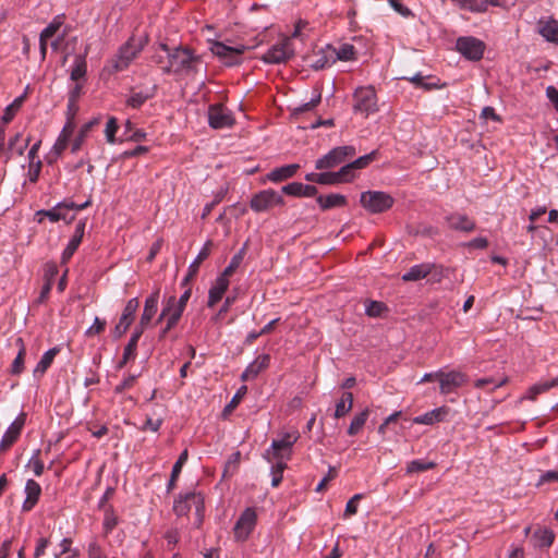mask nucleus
Masks as SVG:
<instances>
[{"mask_svg":"<svg viewBox=\"0 0 558 558\" xmlns=\"http://www.w3.org/2000/svg\"><path fill=\"white\" fill-rule=\"evenodd\" d=\"M159 49L166 53L167 65L162 66L166 74H191L197 71L202 62L201 58L187 48L170 49L166 44H160Z\"/></svg>","mask_w":558,"mask_h":558,"instance_id":"1","label":"nucleus"},{"mask_svg":"<svg viewBox=\"0 0 558 558\" xmlns=\"http://www.w3.org/2000/svg\"><path fill=\"white\" fill-rule=\"evenodd\" d=\"M147 44L148 36L146 34L138 37L135 35L131 36L129 40L120 47L118 53L110 61H108L105 69L109 72V74H114L126 70L131 62L140 54V52Z\"/></svg>","mask_w":558,"mask_h":558,"instance_id":"2","label":"nucleus"},{"mask_svg":"<svg viewBox=\"0 0 558 558\" xmlns=\"http://www.w3.org/2000/svg\"><path fill=\"white\" fill-rule=\"evenodd\" d=\"M194 510V525L199 529L204 520L205 502L204 496L198 492L180 494L173 502V512L178 517H186Z\"/></svg>","mask_w":558,"mask_h":558,"instance_id":"3","label":"nucleus"},{"mask_svg":"<svg viewBox=\"0 0 558 558\" xmlns=\"http://www.w3.org/2000/svg\"><path fill=\"white\" fill-rule=\"evenodd\" d=\"M244 254V246L232 257L230 264L223 270V272L216 279L215 283L209 289L208 294V307H214L219 301H221L226 293L231 278L234 276L236 270L240 268Z\"/></svg>","mask_w":558,"mask_h":558,"instance_id":"4","label":"nucleus"},{"mask_svg":"<svg viewBox=\"0 0 558 558\" xmlns=\"http://www.w3.org/2000/svg\"><path fill=\"white\" fill-rule=\"evenodd\" d=\"M393 202L390 194L381 191H366L360 197L361 205L372 214L388 210L392 207Z\"/></svg>","mask_w":558,"mask_h":558,"instance_id":"5","label":"nucleus"},{"mask_svg":"<svg viewBox=\"0 0 558 558\" xmlns=\"http://www.w3.org/2000/svg\"><path fill=\"white\" fill-rule=\"evenodd\" d=\"M356 150L354 146H339L331 149L328 154L316 160L315 168L317 170L330 169L342 163L348 157H353Z\"/></svg>","mask_w":558,"mask_h":558,"instance_id":"6","label":"nucleus"},{"mask_svg":"<svg viewBox=\"0 0 558 558\" xmlns=\"http://www.w3.org/2000/svg\"><path fill=\"white\" fill-rule=\"evenodd\" d=\"M456 48L464 58L478 61L483 58L485 44L475 37L465 36L457 39Z\"/></svg>","mask_w":558,"mask_h":558,"instance_id":"7","label":"nucleus"},{"mask_svg":"<svg viewBox=\"0 0 558 558\" xmlns=\"http://www.w3.org/2000/svg\"><path fill=\"white\" fill-rule=\"evenodd\" d=\"M211 52L225 62L227 65L238 64L242 60L244 46H229L225 43L215 41L210 46Z\"/></svg>","mask_w":558,"mask_h":558,"instance_id":"8","label":"nucleus"},{"mask_svg":"<svg viewBox=\"0 0 558 558\" xmlns=\"http://www.w3.org/2000/svg\"><path fill=\"white\" fill-rule=\"evenodd\" d=\"M354 110L365 116L376 110V94L373 87H360L354 93Z\"/></svg>","mask_w":558,"mask_h":558,"instance_id":"9","label":"nucleus"},{"mask_svg":"<svg viewBox=\"0 0 558 558\" xmlns=\"http://www.w3.org/2000/svg\"><path fill=\"white\" fill-rule=\"evenodd\" d=\"M283 204L282 195L274 190L262 191L251 199V207L255 211L268 210L276 205L282 206Z\"/></svg>","mask_w":558,"mask_h":558,"instance_id":"10","label":"nucleus"},{"mask_svg":"<svg viewBox=\"0 0 558 558\" xmlns=\"http://www.w3.org/2000/svg\"><path fill=\"white\" fill-rule=\"evenodd\" d=\"M294 56L291 47V39L284 38L281 43L272 46L264 56L263 60L267 63H283Z\"/></svg>","mask_w":558,"mask_h":558,"instance_id":"11","label":"nucleus"},{"mask_svg":"<svg viewBox=\"0 0 558 558\" xmlns=\"http://www.w3.org/2000/svg\"><path fill=\"white\" fill-rule=\"evenodd\" d=\"M435 376L439 381L440 392L442 395L451 393L466 381V376L457 371H451L449 373L439 371L435 373Z\"/></svg>","mask_w":558,"mask_h":558,"instance_id":"12","label":"nucleus"},{"mask_svg":"<svg viewBox=\"0 0 558 558\" xmlns=\"http://www.w3.org/2000/svg\"><path fill=\"white\" fill-rule=\"evenodd\" d=\"M25 421L26 414L20 413V415L8 427L0 441V452L8 451L17 441L25 425Z\"/></svg>","mask_w":558,"mask_h":558,"instance_id":"13","label":"nucleus"},{"mask_svg":"<svg viewBox=\"0 0 558 558\" xmlns=\"http://www.w3.org/2000/svg\"><path fill=\"white\" fill-rule=\"evenodd\" d=\"M138 306H140V301L137 298H133L128 301V303L123 310V313L120 317V320L114 327V330H113L114 337L120 338L126 332V330L129 329V327L131 326V324L134 320V316L138 310Z\"/></svg>","mask_w":558,"mask_h":558,"instance_id":"14","label":"nucleus"},{"mask_svg":"<svg viewBox=\"0 0 558 558\" xmlns=\"http://www.w3.org/2000/svg\"><path fill=\"white\" fill-rule=\"evenodd\" d=\"M209 125L214 129H223L232 125L233 118L229 110L221 105H211L208 109Z\"/></svg>","mask_w":558,"mask_h":558,"instance_id":"15","label":"nucleus"},{"mask_svg":"<svg viewBox=\"0 0 558 558\" xmlns=\"http://www.w3.org/2000/svg\"><path fill=\"white\" fill-rule=\"evenodd\" d=\"M159 296L160 288H156L154 292L145 300L144 311L141 316L140 324L136 326V328L144 331L150 325V322L158 310Z\"/></svg>","mask_w":558,"mask_h":558,"instance_id":"16","label":"nucleus"},{"mask_svg":"<svg viewBox=\"0 0 558 558\" xmlns=\"http://www.w3.org/2000/svg\"><path fill=\"white\" fill-rule=\"evenodd\" d=\"M183 312L184 310L177 305L175 296H170L163 305L157 323H160L163 318H167L170 326H177Z\"/></svg>","mask_w":558,"mask_h":558,"instance_id":"17","label":"nucleus"},{"mask_svg":"<svg viewBox=\"0 0 558 558\" xmlns=\"http://www.w3.org/2000/svg\"><path fill=\"white\" fill-rule=\"evenodd\" d=\"M84 231H85V221H80L75 227V231H74L72 239L70 240L68 246L62 252L61 262L63 264L68 263L71 259V257L73 256V254L75 253V251L78 248V246L83 240V236H84Z\"/></svg>","mask_w":558,"mask_h":558,"instance_id":"18","label":"nucleus"},{"mask_svg":"<svg viewBox=\"0 0 558 558\" xmlns=\"http://www.w3.org/2000/svg\"><path fill=\"white\" fill-rule=\"evenodd\" d=\"M25 494L26 498L23 502L22 510L24 512H29L39 500L41 487L36 481L28 480L25 485Z\"/></svg>","mask_w":558,"mask_h":558,"instance_id":"19","label":"nucleus"},{"mask_svg":"<svg viewBox=\"0 0 558 558\" xmlns=\"http://www.w3.org/2000/svg\"><path fill=\"white\" fill-rule=\"evenodd\" d=\"M300 434L294 430L283 434L279 439H275L271 444L274 453L278 458H283V451L290 450L293 444L299 439Z\"/></svg>","mask_w":558,"mask_h":558,"instance_id":"20","label":"nucleus"},{"mask_svg":"<svg viewBox=\"0 0 558 558\" xmlns=\"http://www.w3.org/2000/svg\"><path fill=\"white\" fill-rule=\"evenodd\" d=\"M446 220L449 228L457 231L472 232L475 229V221L463 214H451L447 216Z\"/></svg>","mask_w":558,"mask_h":558,"instance_id":"21","label":"nucleus"},{"mask_svg":"<svg viewBox=\"0 0 558 558\" xmlns=\"http://www.w3.org/2000/svg\"><path fill=\"white\" fill-rule=\"evenodd\" d=\"M143 330L135 328L128 344L124 348L122 360L118 363L119 369L123 368L130 360H134L136 356L137 343L143 335Z\"/></svg>","mask_w":558,"mask_h":558,"instance_id":"22","label":"nucleus"},{"mask_svg":"<svg viewBox=\"0 0 558 558\" xmlns=\"http://www.w3.org/2000/svg\"><path fill=\"white\" fill-rule=\"evenodd\" d=\"M210 246H211V242H207L204 247L201 250V252L198 253L197 257L195 258V260L190 265L189 267V271H187V275L185 276V278L183 279V281L181 282V286L182 287H186L189 286V282L190 280H192L197 271H198V268H199V265L209 256L210 254Z\"/></svg>","mask_w":558,"mask_h":558,"instance_id":"23","label":"nucleus"},{"mask_svg":"<svg viewBox=\"0 0 558 558\" xmlns=\"http://www.w3.org/2000/svg\"><path fill=\"white\" fill-rule=\"evenodd\" d=\"M316 202L322 210H329L336 207H344L348 203L347 197L342 194L319 195Z\"/></svg>","mask_w":558,"mask_h":558,"instance_id":"24","label":"nucleus"},{"mask_svg":"<svg viewBox=\"0 0 558 558\" xmlns=\"http://www.w3.org/2000/svg\"><path fill=\"white\" fill-rule=\"evenodd\" d=\"M538 33L547 40L558 44V21L550 19L548 21L539 20Z\"/></svg>","mask_w":558,"mask_h":558,"instance_id":"25","label":"nucleus"},{"mask_svg":"<svg viewBox=\"0 0 558 558\" xmlns=\"http://www.w3.org/2000/svg\"><path fill=\"white\" fill-rule=\"evenodd\" d=\"M555 541V533L547 527H538L532 535V543L534 547L544 548L550 547Z\"/></svg>","mask_w":558,"mask_h":558,"instance_id":"26","label":"nucleus"},{"mask_svg":"<svg viewBox=\"0 0 558 558\" xmlns=\"http://www.w3.org/2000/svg\"><path fill=\"white\" fill-rule=\"evenodd\" d=\"M299 168L300 166L298 163L276 168L267 174V179L271 182H281L288 180L296 173Z\"/></svg>","mask_w":558,"mask_h":558,"instance_id":"27","label":"nucleus"},{"mask_svg":"<svg viewBox=\"0 0 558 558\" xmlns=\"http://www.w3.org/2000/svg\"><path fill=\"white\" fill-rule=\"evenodd\" d=\"M447 413L448 410L446 408H437L423 415L414 417L413 423L433 425L437 422H441Z\"/></svg>","mask_w":558,"mask_h":558,"instance_id":"28","label":"nucleus"},{"mask_svg":"<svg viewBox=\"0 0 558 558\" xmlns=\"http://www.w3.org/2000/svg\"><path fill=\"white\" fill-rule=\"evenodd\" d=\"M28 144L29 138L22 141L21 133H16L14 136H12L9 140L8 148L5 150L7 161L11 159L13 153H16L19 156H22L25 149L27 148Z\"/></svg>","mask_w":558,"mask_h":558,"instance_id":"29","label":"nucleus"},{"mask_svg":"<svg viewBox=\"0 0 558 558\" xmlns=\"http://www.w3.org/2000/svg\"><path fill=\"white\" fill-rule=\"evenodd\" d=\"M433 265L428 263L415 265L402 276L403 281H417L427 277L432 271Z\"/></svg>","mask_w":558,"mask_h":558,"instance_id":"30","label":"nucleus"},{"mask_svg":"<svg viewBox=\"0 0 558 558\" xmlns=\"http://www.w3.org/2000/svg\"><path fill=\"white\" fill-rule=\"evenodd\" d=\"M59 352H60V349L58 347H54V348L48 350L47 352H45L34 369V375L35 376L44 375L47 372V369L50 367L56 355Z\"/></svg>","mask_w":558,"mask_h":558,"instance_id":"31","label":"nucleus"},{"mask_svg":"<svg viewBox=\"0 0 558 558\" xmlns=\"http://www.w3.org/2000/svg\"><path fill=\"white\" fill-rule=\"evenodd\" d=\"M87 73V62L85 56L78 54L74 59L70 78L76 83L84 80Z\"/></svg>","mask_w":558,"mask_h":558,"instance_id":"32","label":"nucleus"},{"mask_svg":"<svg viewBox=\"0 0 558 558\" xmlns=\"http://www.w3.org/2000/svg\"><path fill=\"white\" fill-rule=\"evenodd\" d=\"M269 355H259L254 362L246 366V380L256 377L269 364Z\"/></svg>","mask_w":558,"mask_h":558,"instance_id":"33","label":"nucleus"},{"mask_svg":"<svg viewBox=\"0 0 558 558\" xmlns=\"http://www.w3.org/2000/svg\"><path fill=\"white\" fill-rule=\"evenodd\" d=\"M242 461V456L240 451L233 452L229 459L227 460L222 473V477L228 480L232 477L235 473H238Z\"/></svg>","mask_w":558,"mask_h":558,"instance_id":"34","label":"nucleus"},{"mask_svg":"<svg viewBox=\"0 0 558 558\" xmlns=\"http://www.w3.org/2000/svg\"><path fill=\"white\" fill-rule=\"evenodd\" d=\"M15 344L19 347V352H17V355H16V357L14 359V361L12 363L11 372L14 375H19L24 369V361H25V355H26V348H25V344H24V341H23L22 338H17L15 340Z\"/></svg>","mask_w":558,"mask_h":558,"instance_id":"35","label":"nucleus"},{"mask_svg":"<svg viewBox=\"0 0 558 558\" xmlns=\"http://www.w3.org/2000/svg\"><path fill=\"white\" fill-rule=\"evenodd\" d=\"M187 458H189V452L185 449L181 452V454L179 456V459L177 460V462L174 463V465L172 468L170 480H169V483L167 486L169 492L175 487L177 480L179 478L182 468L185 464V462L187 461Z\"/></svg>","mask_w":558,"mask_h":558,"instance_id":"36","label":"nucleus"},{"mask_svg":"<svg viewBox=\"0 0 558 558\" xmlns=\"http://www.w3.org/2000/svg\"><path fill=\"white\" fill-rule=\"evenodd\" d=\"M353 407L352 392H343L341 399L336 404L335 417L340 418L348 414Z\"/></svg>","mask_w":558,"mask_h":558,"instance_id":"37","label":"nucleus"},{"mask_svg":"<svg viewBox=\"0 0 558 558\" xmlns=\"http://www.w3.org/2000/svg\"><path fill=\"white\" fill-rule=\"evenodd\" d=\"M368 415H369L368 409H365L362 412H360L359 414H356L350 423V426L348 428V434L350 436H354V435L359 434L362 430L363 426L365 425V423L368 418Z\"/></svg>","mask_w":558,"mask_h":558,"instance_id":"38","label":"nucleus"},{"mask_svg":"<svg viewBox=\"0 0 558 558\" xmlns=\"http://www.w3.org/2000/svg\"><path fill=\"white\" fill-rule=\"evenodd\" d=\"M26 98V95H22L17 98H15L4 110V113L1 118V121L3 124H8L10 123L14 116L16 114V112L21 109L24 100Z\"/></svg>","mask_w":558,"mask_h":558,"instance_id":"39","label":"nucleus"},{"mask_svg":"<svg viewBox=\"0 0 558 558\" xmlns=\"http://www.w3.org/2000/svg\"><path fill=\"white\" fill-rule=\"evenodd\" d=\"M95 124H97V120L89 121V122L85 123L81 128L77 136L74 138V141L72 143V153H76L77 150L81 149V147H82L83 143L85 142L88 133L92 131V129H93V126Z\"/></svg>","mask_w":558,"mask_h":558,"instance_id":"40","label":"nucleus"},{"mask_svg":"<svg viewBox=\"0 0 558 558\" xmlns=\"http://www.w3.org/2000/svg\"><path fill=\"white\" fill-rule=\"evenodd\" d=\"M37 216L48 217L50 221L57 222L59 220H66V213L63 209L61 203L49 210H39L37 211Z\"/></svg>","mask_w":558,"mask_h":558,"instance_id":"41","label":"nucleus"},{"mask_svg":"<svg viewBox=\"0 0 558 558\" xmlns=\"http://www.w3.org/2000/svg\"><path fill=\"white\" fill-rule=\"evenodd\" d=\"M156 87H153L149 92H138L133 93L131 97L128 99V105L132 108H140L142 105L145 104L148 99H150L154 96Z\"/></svg>","mask_w":558,"mask_h":558,"instance_id":"42","label":"nucleus"},{"mask_svg":"<svg viewBox=\"0 0 558 558\" xmlns=\"http://www.w3.org/2000/svg\"><path fill=\"white\" fill-rule=\"evenodd\" d=\"M337 177L333 172H323V173H308L305 175V180L310 182H315L318 184H337Z\"/></svg>","mask_w":558,"mask_h":558,"instance_id":"43","label":"nucleus"},{"mask_svg":"<svg viewBox=\"0 0 558 558\" xmlns=\"http://www.w3.org/2000/svg\"><path fill=\"white\" fill-rule=\"evenodd\" d=\"M118 523H119L118 515L113 511L112 507H108L105 510V518H104V523H102L105 534L106 535L110 534L113 531V529L118 525Z\"/></svg>","mask_w":558,"mask_h":558,"instance_id":"44","label":"nucleus"},{"mask_svg":"<svg viewBox=\"0 0 558 558\" xmlns=\"http://www.w3.org/2000/svg\"><path fill=\"white\" fill-rule=\"evenodd\" d=\"M63 24V20L61 16H56L49 24L47 27H45L43 29V32L40 33V36L41 39H50L52 38L57 33L58 31L60 29V27L62 26Z\"/></svg>","mask_w":558,"mask_h":558,"instance_id":"45","label":"nucleus"},{"mask_svg":"<svg viewBox=\"0 0 558 558\" xmlns=\"http://www.w3.org/2000/svg\"><path fill=\"white\" fill-rule=\"evenodd\" d=\"M436 468V463L433 461L413 460L408 464V473H418Z\"/></svg>","mask_w":558,"mask_h":558,"instance_id":"46","label":"nucleus"},{"mask_svg":"<svg viewBox=\"0 0 558 558\" xmlns=\"http://www.w3.org/2000/svg\"><path fill=\"white\" fill-rule=\"evenodd\" d=\"M322 100V93L318 88L314 90V96L311 98L310 101L301 105L300 107L294 108L293 113L299 114L303 113L305 111H310L314 109Z\"/></svg>","mask_w":558,"mask_h":558,"instance_id":"47","label":"nucleus"},{"mask_svg":"<svg viewBox=\"0 0 558 558\" xmlns=\"http://www.w3.org/2000/svg\"><path fill=\"white\" fill-rule=\"evenodd\" d=\"M243 396H244V386H241L238 389L236 393L231 399V401L225 407V409L222 411V416L225 418H228L229 415L233 412V410L239 405Z\"/></svg>","mask_w":558,"mask_h":558,"instance_id":"48","label":"nucleus"},{"mask_svg":"<svg viewBox=\"0 0 558 558\" xmlns=\"http://www.w3.org/2000/svg\"><path fill=\"white\" fill-rule=\"evenodd\" d=\"M377 150H373L367 155L361 156L354 161L350 162L353 170H361L366 168L371 162L376 159Z\"/></svg>","mask_w":558,"mask_h":558,"instance_id":"49","label":"nucleus"},{"mask_svg":"<svg viewBox=\"0 0 558 558\" xmlns=\"http://www.w3.org/2000/svg\"><path fill=\"white\" fill-rule=\"evenodd\" d=\"M354 171L355 170H353L351 165L347 163L345 166L341 167V169L339 171L333 172V174L337 177V179H336L337 184L341 183V182L352 181L355 177Z\"/></svg>","mask_w":558,"mask_h":558,"instance_id":"50","label":"nucleus"},{"mask_svg":"<svg viewBox=\"0 0 558 558\" xmlns=\"http://www.w3.org/2000/svg\"><path fill=\"white\" fill-rule=\"evenodd\" d=\"M337 58L341 61H350L355 59V48L353 45L343 44L336 52Z\"/></svg>","mask_w":558,"mask_h":558,"instance_id":"51","label":"nucleus"},{"mask_svg":"<svg viewBox=\"0 0 558 558\" xmlns=\"http://www.w3.org/2000/svg\"><path fill=\"white\" fill-rule=\"evenodd\" d=\"M387 307L383 302L369 301L366 305L365 313L369 317H379Z\"/></svg>","mask_w":558,"mask_h":558,"instance_id":"52","label":"nucleus"},{"mask_svg":"<svg viewBox=\"0 0 558 558\" xmlns=\"http://www.w3.org/2000/svg\"><path fill=\"white\" fill-rule=\"evenodd\" d=\"M119 129L118 120L114 117L109 118L107 124H106V138L107 142L110 144H113L116 142V133Z\"/></svg>","mask_w":558,"mask_h":558,"instance_id":"53","label":"nucleus"},{"mask_svg":"<svg viewBox=\"0 0 558 558\" xmlns=\"http://www.w3.org/2000/svg\"><path fill=\"white\" fill-rule=\"evenodd\" d=\"M106 324H107L106 320L100 319L99 317H96L93 326H90L86 330L85 335L87 337H94V336L100 335L101 332H104V330L106 328Z\"/></svg>","mask_w":558,"mask_h":558,"instance_id":"54","label":"nucleus"},{"mask_svg":"<svg viewBox=\"0 0 558 558\" xmlns=\"http://www.w3.org/2000/svg\"><path fill=\"white\" fill-rule=\"evenodd\" d=\"M545 383L535 384L529 388L526 395L522 399H529L534 401L539 393L547 391Z\"/></svg>","mask_w":558,"mask_h":558,"instance_id":"55","label":"nucleus"},{"mask_svg":"<svg viewBox=\"0 0 558 558\" xmlns=\"http://www.w3.org/2000/svg\"><path fill=\"white\" fill-rule=\"evenodd\" d=\"M282 193L295 196V197H302V183L301 182H292L282 187Z\"/></svg>","mask_w":558,"mask_h":558,"instance_id":"56","label":"nucleus"},{"mask_svg":"<svg viewBox=\"0 0 558 558\" xmlns=\"http://www.w3.org/2000/svg\"><path fill=\"white\" fill-rule=\"evenodd\" d=\"M286 469V463L278 462L276 465L272 466V478H271V485L274 487H277L281 481H282V472Z\"/></svg>","mask_w":558,"mask_h":558,"instance_id":"57","label":"nucleus"},{"mask_svg":"<svg viewBox=\"0 0 558 558\" xmlns=\"http://www.w3.org/2000/svg\"><path fill=\"white\" fill-rule=\"evenodd\" d=\"M40 170L41 161L39 159L34 162L29 161L28 179L32 183H36L38 181Z\"/></svg>","mask_w":558,"mask_h":558,"instance_id":"58","label":"nucleus"},{"mask_svg":"<svg viewBox=\"0 0 558 558\" xmlns=\"http://www.w3.org/2000/svg\"><path fill=\"white\" fill-rule=\"evenodd\" d=\"M39 453L40 451L37 450L29 461L36 476H41L45 470L44 462L38 458Z\"/></svg>","mask_w":558,"mask_h":558,"instance_id":"59","label":"nucleus"},{"mask_svg":"<svg viewBox=\"0 0 558 558\" xmlns=\"http://www.w3.org/2000/svg\"><path fill=\"white\" fill-rule=\"evenodd\" d=\"M165 539L167 542L168 549H172L180 541V533L178 529H171L166 532Z\"/></svg>","mask_w":558,"mask_h":558,"instance_id":"60","label":"nucleus"},{"mask_svg":"<svg viewBox=\"0 0 558 558\" xmlns=\"http://www.w3.org/2000/svg\"><path fill=\"white\" fill-rule=\"evenodd\" d=\"M135 380H136V375H130L120 385L116 386L114 392L119 395L125 390L131 389L134 386Z\"/></svg>","mask_w":558,"mask_h":558,"instance_id":"61","label":"nucleus"},{"mask_svg":"<svg viewBox=\"0 0 558 558\" xmlns=\"http://www.w3.org/2000/svg\"><path fill=\"white\" fill-rule=\"evenodd\" d=\"M361 498H362V495L361 494H356L347 502L345 510H344V514L345 515H353V514L356 513V511H357V504L356 502Z\"/></svg>","mask_w":558,"mask_h":558,"instance_id":"62","label":"nucleus"},{"mask_svg":"<svg viewBox=\"0 0 558 558\" xmlns=\"http://www.w3.org/2000/svg\"><path fill=\"white\" fill-rule=\"evenodd\" d=\"M87 553L88 558H107L100 545L97 544L96 542L89 544Z\"/></svg>","mask_w":558,"mask_h":558,"instance_id":"63","label":"nucleus"},{"mask_svg":"<svg viewBox=\"0 0 558 558\" xmlns=\"http://www.w3.org/2000/svg\"><path fill=\"white\" fill-rule=\"evenodd\" d=\"M546 96L555 107L556 111L558 112V89L554 86H548L546 88Z\"/></svg>","mask_w":558,"mask_h":558,"instance_id":"64","label":"nucleus"}]
</instances>
